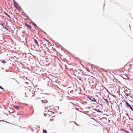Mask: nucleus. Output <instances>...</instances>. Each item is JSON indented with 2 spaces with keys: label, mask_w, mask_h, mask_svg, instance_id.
Here are the masks:
<instances>
[{
  "label": "nucleus",
  "mask_w": 133,
  "mask_h": 133,
  "mask_svg": "<svg viewBox=\"0 0 133 133\" xmlns=\"http://www.w3.org/2000/svg\"><path fill=\"white\" fill-rule=\"evenodd\" d=\"M14 4L15 6L19 10L21 9V8L18 5V4L14 0Z\"/></svg>",
  "instance_id": "obj_1"
},
{
  "label": "nucleus",
  "mask_w": 133,
  "mask_h": 133,
  "mask_svg": "<svg viewBox=\"0 0 133 133\" xmlns=\"http://www.w3.org/2000/svg\"><path fill=\"white\" fill-rule=\"evenodd\" d=\"M87 97L91 101L94 102L96 101V100L95 99V98L92 96H87Z\"/></svg>",
  "instance_id": "obj_2"
},
{
  "label": "nucleus",
  "mask_w": 133,
  "mask_h": 133,
  "mask_svg": "<svg viewBox=\"0 0 133 133\" xmlns=\"http://www.w3.org/2000/svg\"><path fill=\"white\" fill-rule=\"evenodd\" d=\"M132 64H128V63L125 66H127L128 67V70L131 69L132 67Z\"/></svg>",
  "instance_id": "obj_3"
},
{
  "label": "nucleus",
  "mask_w": 133,
  "mask_h": 133,
  "mask_svg": "<svg viewBox=\"0 0 133 133\" xmlns=\"http://www.w3.org/2000/svg\"><path fill=\"white\" fill-rule=\"evenodd\" d=\"M126 104L128 107H129L130 109L132 110V107L129 104L128 102H126L125 103Z\"/></svg>",
  "instance_id": "obj_4"
},
{
  "label": "nucleus",
  "mask_w": 133,
  "mask_h": 133,
  "mask_svg": "<svg viewBox=\"0 0 133 133\" xmlns=\"http://www.w3.org/2000/svg\"><path fill=\"white\" fill-rule=\"evenodd\" d=\"M52 117L51 116L49 117V119L48 120V121L49 122H51L54 120L52 118Z\"/></svg>",
  "instance_id": "obj_5"
},
{
  "label": "nucleus",
  "mask_w": 133,
  "mask_h": 133,
  "mask_svg": "<svg viewBox=\"0 0 133 133\" xmlns=\"http://www.w3.org/2000/svg\"><path fill=\"white\" fill-rule=\"evenodd\" d=\"M26 25L27 26V28H28L30 29H31V26L27 24H26Z\"/></svg>",
  "instance_id": "obj_6"
},
{
  "label": "nucleus",
  "mask_w": 133,
  "mask_h": 133,
  "mask_svg": "<svg viewBox=\"0 0 133 133\" xmlns=\"http://www.w3.org/2000/svg\"><path fill=\"white\" fill-rule=\"evenodd\" d=\"M34 42L38 46L39 45L38 41L35 39H34Z\"/></svg>",
  "instance_id": "obj_7"
},
{
  "label": "nucleus",
  "mask_w": 133,
  "mask_h": 133,
  "mask_svg": "<svg viewBox=\"0 0 133 133\" xmlns=\"http://www.w3.org/2000/svg\"><path fill=\"white\" fill-rule=\"evenodd\" d=\"M44 41H45H45H46L48 43H47L48 44V43H49V41L48 40V39H46L45 38H44Z\"/></svg>",
  "instance_id": "obj_8"
},
{
  "label": "nucleus",
  "mask_w": 133,
  "mask_h": 133,
  "mask_svg": "<svg viewBox=\"0 0 133 133\" xmlns=\"http://www.w3.org/2000/svg\"><path fill=\"white\" fill-rule=\"evenodd\" d=\"M2 25L3 26V28H4L5 29H6V27L5 26V24H4V23H3L2 24Z\"/></svg>",
  "instance_id": "obj_9"
},
{
  "label": "nucleus",
  "mask_w": 133,
  "mask_h": 133,
  "mask_svg": "<svg viewBox=\"0 0 133 133\" xmlns=\"http://www.w3.org/2000/svg\"><path fill=\"white\" fill-rule=\"evenodd\" d=\"M14 107L16 109H18V108L19 107V106H18L17 105H15L14 106Z\"/></svg>",
  "instance_id": "obj_10"
},
{
  "label": "nucleus",
  "mask_w": 133,
  "mask_h": 133,
  "mask_svg": "<svg viewBox=\"0 0 133 133\" xmlns=\"http://www.w3.org/2000/svg\"><path fill=\"white\" fill-rule=\"evenodd\" d=\"M4 13L7 16H8L9 17H10L9 15L6 12H4Z\"/></svg>",
  "instance_id": "obj_11"
},
{
  "label": "nucleus",
  "mask_w": 133,
  "mask_h": 133,
  "mask_svg": "<svg viewBox=\"0 0 133 133\" xmlns=\"http://www.w3.org/2000/svg\"><path fill=\"white\" fill-rule=\"evenodd\" d=\"M43 133H47L46 131V130H43Z\"/></svg>",
  "instance_id": "obj_12"
},
{
  "label": "nucleus",
  "mask_w": 133,
  "mask_h": 133,
  "mask_svg": "<svg viewBox=\"0 0 133 133\" xmlns=\"http://www.w3.org/2000/svg\"><path fill=\"white\" fill-rule=\"evenodd\" d=\"M43 44L44 45H45L46 44V43L45 42V41H43Z\"/></svg>",
  "instance_id": "obj_13"
},
{
  "label": "nucleus",
  "mask_w": 133,
  "mask_h": 133,
  "mask_svg": "<svg viewBox=\"0 0 133 133\" xmlns=\"http://www.w3.org/2000/svg\"><path fill=\"white\" fill-rule=\"evenodd\" d=\"M95 110L96 111H97V112H101V111L99 109H98V110H96V109H95Z\"/></svg>",
  "instance_id": "obj_14"
},
{
  "label": "nucleus",
  "mask_w": 133,
  "mask_h": 133,
  "mask_svg": "<svg viewBox=\"0 0 133 133\" xmlns=\"http://www.w3.org/2000/svg\"><path fill=\"white\" fill-rule=\"evenodd\" d=\"M104 99L105 101L107 102V103H108V101L107 99Z\"/></svg>",
  "instance_id": "obj_15"
},
{
  "label": "nucleus",
  "mask_w": 133,
  "mask_h": 133,
  "mask_svg": "<svg viewBox=\"0 0 133 133\" xmlns=\"http://www.w3.org/2000/svg\"><path fill=\"white\" fill-rule=\"evenodd\" d=\"M2 63H4L6 62V61L4 60H3L2 61Z\"/></svg>",
  "instance_id": "obj_16"
},
{
  "label": "nucleus",
  "mask_w": 133,
  "mask_h": 133,
  "mask_svg": "<svg viewBox=\"0 0 133 133\" xmlns=\"http://www.w3.org/2000/svg\"><path fill=\"white\" fill-rule=\"evenodd\" d=\"M32 24H33L34 25V26H36V24H35L34 23V22H32Z\"/></svg>",
  "instance_id": "obj_17"
},
{
  "label": "nucleus",
  "mask_w": 133,
  "mask_h": 133,
  "mask_svg": "<svg viewBox=\"0 0 133 133\" xmlns=\"http://www.w3.org/2000/svg\"><path fill=\"white\" fill-rule=\"evenodd\" d=\"M125 95H126L127 96H129V94L128 93H125Z\"/></svg>",
  "instance_id": "obj_18"
},
{
  "label": "nucleus",
  "mask_w": 133,
  "mask_h": 133,
  "mask_svg": "<svg viewBox=\"0 0 133 133\" xmlns=\"http://www.w3.org/2000/svg\"><path fill=\"white\" fill-rule=\"evenodd\" d=\"M0 88H1V89H3V90L4 89L2 87H1V86H0Z\"/></svg>",
  "instance_id": "obj_19"
},
{
  "label": "nucleus",
  "mask_w": 133,
  "mask_h": 133,
  "mask_svg": "<svg viewBox=\"0 0 133 133\" xmlns=\"http://www.w3.org/2000/svg\"><path fill=\"white\" fill-rule=\"evenodd\" d=\"M44 116H46L47 115V114H46L45 113H44Z\"/></svg>",
  "instance_id": "obj_20"
},
{
  "label": "nucleus",
  "mask_w": 133,
  "mask_h": 133,
  "mask_svg": "<svg viewBox=\"0 0 133 133\" xmlns=\"http://www.w3.org/2000/svg\"><path fill=\"white\" fill-rule=\"evenodd\" d=\"M75 124H76L78 126H79V125H78V124H77L76 123V122H75Z\"/></svg>",
  "instance_id": "obj_21"
},
{
  "label": "nucleus",
  "mask_w": 133,
  "mask_h": 133,
  "mask_svg": "<svg viewBox=\"0 0 133 133\" xmlns=\"http://www.w3.org/2000/svg\"><path fill=\"white\" fill-rule=\"evenodd\" d=\"M79 78V80L82 81V80H81V78Z\"/></svg>",
  "instance_id": "obj_22"
},
{
  "label": "nucleus",
  "mask_w": 133,
  "mask_h": 133,
  "mask_svg": "<svg viewBox=\"0 0 133 133\" xmlns=\"http://www.w3.org/2000/svg\"><path fill=\"white\" fill-rule=\"evenodd\" d=\"M121 130H123L124 131V130H123V129H121Z\"/></svg>",
  "instance_id": "obj_23"
}]
</instances>
